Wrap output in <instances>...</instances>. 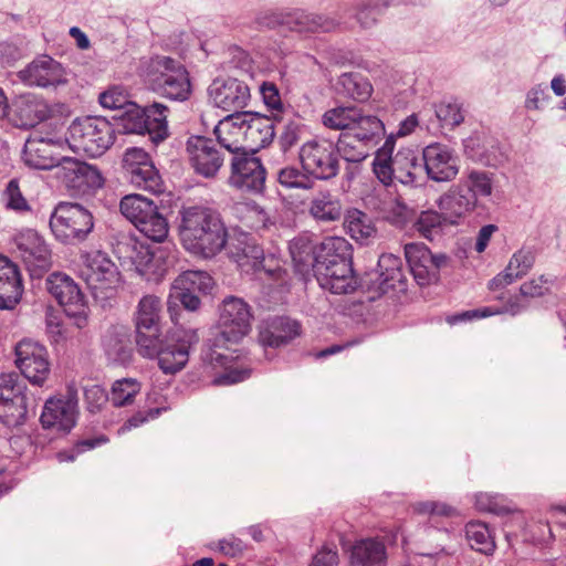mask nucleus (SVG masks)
Returning <instances> with one entry per match:
<instances>
[{
	"instance_id": "680f3d73",
	"label": "nucleus",
	"mask_w": 566,
	"mask_h": 566,
	"mask_svg": "<svg viewBox=\"0 0 566 566\" xmlns=\"http://www.w3.org/2000/svg\"><path fill=\"white\" fill-rule=\"evenodd\" d=\"M556 277L552 275L541 274L530 281L524 282L520 286V295L522 297L536 298L551 293L549 285L555 282Z\"/></svg>"
},
{
	"instance_id": "b1692460",
	"label": "nucleus",
	"mask_w": 566,
	"mask_h": 566,
	"mask_svg": "<svg viewBox=\"0 0 566 566\" xmlns=\"http://www.w3.org/2000/svg\"><path fill=\"white\" fill-rule=\"evenodd\" d=\"M18 249L32 275L40 276L51 266V251L34 230L22 232L17 239Z\"/></svg>"
},
{
	"instance_id": "473e14b6",
	"label": "nucleus",
	"mask_w": 566,
	"mask_h": 566,
	"mask_svg": "<svg viewBox=\"0 0 566 566\" xmlns=\"http://www.w3.org/2000/svg\"><path fill=\"white\" fill-rule=\"evenodd\" d=\"M239 114H231L219 122L214 127L217 136V145L224 148L232 157L242 151H247L245 142L243 139L244 118L239 119Z\"/></svg>"
},
{
	"instance_id": "4d7b16f0",
	"label": "nucleus",
	"mask_w": 566,
	"mask_h": 566,
	"mask_svg": "<svg viewBox=\"0 0 566 566\" xmlns=\"http://www.w3.org/2000/svg\"><path fill=\"white\" fill-rule=\"evenodd\" d=\"M448 223L444 214L434 210L422 211L415 222L416 230L426 239L432 240L439 234L442 226Z\"/></svg>"
},
{
	"instance_id": "a18cd8bd",
	"label": "nucleus",
	"mask_w": 566,
	"mask_h": 566,
	"mask_svg": "<svg viewBox=\"0 0 566 566\" xmlns=\"http://www.w3.org/2000/svg\"><path fill=\"white\" fill-rule=\"evenodd\" d=\"M334 145H336L338 160L343 158L348 163H360L365 160L371 148L349 132L342 134Z\"/></svg>"
},
{
	"instance_id": "393cba45",
	"label": "nucleus",
	"mask_w": 566,
	"mask_h": 566,
	"mask_svg": "<svg viewBox=\"0 0 566 566\" xmlns=\"http://www.w3.org/2000/svg\"><path fill=\"white\" fill-rule=\"evenodd\" d=\"M244 118L243 139L245 149L252 153L269 146L276 134L274 120L259 113L243 112L239 114V119Z\"/></svg>"
},
{
	"instance_id": "9d476101",
	"label": "nucleus",
	"mask_w": 566,
	"mask_h": 566,
	"mask_svg": "<svg viewBox=\"0 0 566 566\" xmlns=\"http://www.w3.org/2000/svg\"><path fill=\"white\" fill-rule=\"evenodd\" d=\"M298 159L312 179L331 180L339 172L338 153L331 139L313 138L305 142L298 149Z\"/></svg>"
},
{
	"instance_id": "49530a36",
	"label": "nucleus",
	"mask_w": 566,
	"mask_h": 566,
	"mask_svg": "<svg viewBox=\"0 0 566 566\" xmlns=\"http://www.w3.org/2000/svg\"><path fill=\"white\" fill-rule=\"evenodd\" d=\"M135 228L146 238L158 243H165L169 235L168 220L158 206Z\"/></svg>"
},
{
	"instance_id": "58836bf2",
	"label": "nucleus",
	"mask_w": 566,
	"mask_h": 566,
	"mask_svg": "<svg viewBox=\"0 0 566 566\" xmlns=\"http://www.w3.org/2000/svg\"><path fill=\"white\" fill-rule=\"evenodd\" d=\"M125 177L133 186L154 195H159L165 191L161 176L153 161L146 163V165L142 167L130 169V171L125 174Z\"/></svg>"
},
{
	"instance_id": "e433bc0d",
	"label": "nucleus",
	"mask_w": 566,
	"mask_h": 566,
	"mask_svg": "<svg viewBox=\"0 0 566 566\" xmlns=\"http://www.w3.org/2000/svg\"><path fill=\"white\" fill-rule=\"evenodd\" d=\"M310 213L315 220L321 222L337 221L343 214L342 202L331 191H319L311 201Z\"/></svg>"
},
{
	"instance_id": "4468645a",
	"label": "nucleus",
	"mask_w": 566,
	"mask_h": 566,
	"mask_svg": "<svg viewBox=\"0 0 566 566\" xmlns=\"http://www.w3.org/2000/svg\"><path fill=\"white\" fill-rule=\"evenodd\" d=\"M148 353L138 348V353L144 358H157L158 366L164 374L174 375L185 368L189 360V343L175 336L160 335L151 340Z\"/></svg>"
},
{
	"instance_id": "a19ab883",
	"label": "nucleus",
	"mask_w": 566,
	"mask_h": 566,
	"mask_svg": "<svg viewBox=\"0 0 566 566\" xmlns=\"http://www.w3.org/2000/svg\"><path fill=\"white\" fill-rule=\"evenodd\" d=\"M336 85L340 94L358 102L367 101L373 93L369 81L358 72L343 73Z\"/></svg>"
},
{
	"instance_id": "f3484780",
	"label": "nucleus",
	"mask_w": 566,
	"mask_h": 566,
	"mask_svg": "<svg viewBox=\"0 0 566 566\" xmlns=\"http://www.w3.org/2000/svg\"><path fill=\"white\" fill-rule=\"evenodd\" d=\"M67 188L77 192L86 193L104 186V177L95 166L76 158L65 156L56 171Z\"/></svg>"
},
{
	"instance_id": "2f4dec72",
	"label": "nucleus",
	"mask_w": 566,
	"mask_h": 566,
	"mask_svg": "<svg viewBox=\"0 0 566 566\" xmlns=\"http://www.w3.org/2000/svg\"><path fill=\"white\" fill-rule=\"evenodd\" d=\"M376 280H370L374 289L379 294H385L391 289L403 291L406 276L402 273V262L394 254H382L378 259Z\"/></svg>"
},
{
	"instance_id": "5fc2aeb1",
	"label": "nucleus",
	"mask_w": 566,
	"mask_h": 566,
	"mask_svg": "<svg viewBox=\"0 0 566 566\" xmlns=\"http://www.w3.org/2000/svg\"><path fill=\"white\" fill-rule=\"evenodd\" d=\"M142 385L135 378L117 379L113 382L109 400L115 407H124L133 403L134 398L140 392Z\"/></svg>"
},
{
	"instance_id": "ea45409f",
	"label": "nucleus",
	"mask_w": 566,
	"mask_h": 566,
	"mask_svg": "<svg viewBox=\"0 0 566 566\" xmlns=\"http://www.w3.org/2000/svg\"><path fill=\"white\" fill-rule=\"evenodd\" d=\"M334 263L352 262L353 261V248L352 244L344 238L340 237H328L325 238L319 244V249L316 252L315 262L327 261Z\"/></svg>"
},
{
	"instance_id": "6e6552de",
	"label": "nucleus",
	"mask_w": 566,
	"mask_h": 566,
	"mask_svg": "<svg viewBox=\"0 0 566 566\" xmlns=\"http://www.w3.org/2000/svg\"><path fill=\"white\" fill-rule=\"evenodd\" d=\"M94 227L92 213L78 203L61 202L50 218V228L54 237L65 244L81 242Z\"/></svg>"
},
{
	"instance_id": "c9c22d12",
	"label": "nucleus",
	"mask_w": 566,
	"mask_h": 566,
	"mask_svg": "<svg viewBox=\"0 0 566 566\" xmlns=\"http://www.w3.org/2000/svg\"><path fill=\"white\" fill-rule=\"evenodd\" d=\"M14 107L23 126L33 127L50 116L46 102L31 93L20 95L14 102Z\"/></svg>"
},
{
	"instance_id": "f257e3e1",
	"label": "nucleus",
	"mask_w": 566,
	"mask_h": 566,
	"mask_svg": "<svg viewBox=\"0 0 566 566\" xmlns=\"http://www.w3.org/2000/svg\"><path fill=\"white\" fill-rule=\"evenodd\" d=\"M251 307L244 300L229 296L223 301L219 318L220 333L213 344L208 345L201 353L203 364L227 369L224 374L213 379V384L231 385L249 378L250 369L229 368V364L233 360L232 355L219 352L218 348L226 343H238L248 335L251 329Z\"/></svg>"
},
{
	"instance_id": "4c0bfd02",
	"label": "nucleus",
	"mask_w": 566,
	"mask_h": 566,
	"mask_svg": "<svg viewBox=\"0 0 566 566\" xmlns=\"http://www.w3.org/2000/svg\"><path fill=\"white\" fill-rule=\"evenodd\" d=\"M350 133L371 148L386 135L382 120L375 115L365 114L361 109L359 111V118H356Z\"/></svg>"
},
{
	"instance_id": "09e8293b",
	"label": "nucleus",
	"mask_w": 566,
	"mask_h": 566,
	"mask_svg": "<svg viewBox=\"0 0 566 566\" xmlns=\"http://www.w3.org/2000/svg\"><path fill=\"white\" fill-rule=\"evenodd\" d=\"M212 287L213 280L205 271H186L179 274L172 283L174 291H190L207 294Z\"/></svg>"
},
{
	"instance_id": "0e129e2a",
	"label": "nucleus",
	"mask_w": 566,
	"mask_h": 566,
	"mask_svg": "<svg viewBox=\"0 0 566 566\" xmlns=\"http://www.w3.org/2000/svg\"><path fill=\"white\" fill-rule=\"evenodd\" d=\"M3 201L7 206V208L24 212L30 210V206L27 201V199L23 197L18 179H11L3 192Z\"/></svg>"
},
{
	"instance_id": "412c9836",
	"label": "nucleus",
	"mask_w": 566,
	"mask_h": 566,
	"mask_svg": "<svg viewBox=\"0 0 566 566\" xmlns=\"http://www.w3.org/2000/svg\"><path fill=\"white\" fill-rule=\"evenodd\" d=\"M18 78L31 87H50L66 83L61 63L49 55H41L18 72Z\"/></svg>"
},
{
	"instance_id": "e2e57ef3",
	"label": "nucleus",
	"mask_w": 566,
	"mask_h": 566,
	"mask_svg": "<svg viewBox=\"0 0 566 566\" xmlns=\"http://www.w3.org/2000/svg\"><path fill=\"white\" fill-rule=\"evenodd\" d=\"M436 116L443 126L450 127L460 125L464 119L461 106L457 102H442L438 104Z\"/></svg>"
},
{
	"instance_id": "864d4df0",
	"label": "nucleus",
	"mask_w": 566,
	"mask_h": 566,
	"mask_svg": "<svg viewBox=\"0 0 566 566\" xmlns=\"http://www.w3.org/2000/svg\"><path fill=\"white\" fill-rule=\"evenodd\" d=\"M276 180L285 189L311 190L314 181L302 167L286 166L277 170Z\"/></svg>"
},
{
	"instance_id": "39448f33",
	"label": "nucleus",
	"mask_w": 566,
	"mask_h": 566,
	"mask_svg": "<svg viewBox=\"0 0 566 566\" xmlns=\"http://www.w3.org/2000/svg\"><path fill=\"white\" fill-rule=\"evenodd\" d=\"M78 276L85 282L92 296L102 306L115 295L120 282V273L109 255L101 250L80 254Z\"/></svg>"
},
{
	"instance_id": "de8ad7c7",
	"label": "nucleus",
	"mask_w": 566,
	"mask_h": 566,
	"mask_svg": "<svg viewBox=\"0 0 566 566\" xmlns=\"http://www.w3.org/2000/svg\"><path fill=\"white\" fill-rule=\"evenodd\" d=\"M359 111L356 106L334 107L323 114L322 123L329 129L352 132L356 118H359Z\"/></svg>"
},
{
	"instance_id": "1a4fd4ad",
	"label": "nucleus",
	"mask_w": 566,
	"mask_h": 566,
	"mask_svg": "<svg viewBox=\"0 0 566 566\" xmlns=\"http://www.w3.org/2000/svg\"><path fill=\"white\" fill-rule=\"evenodd\" d=\"M256 24L261 29L282 28L300 34L334 31L339 21L304 10L274 11L256 18Z\"/></svg>"
},
{
	"instance_id": "72a5a7b5",
	"label": "nucleus",
	"mask_w": 566,
	"mask_h": 566,
	"mask_svg": "<svg viewBox=\"0 0 566 566\" xmlns=\"http://www.w3.org/2000/svg\"><path fill=\"white\" fill-rule=\"evenodd\" d=\"M535 264V253L531 249H520L510 259L506 268L494 276L489 287L492 291L502 289L525 276Z\"/></svg>"
},
{
	"instance_id": "bf43d9fd",
	"label": "nucleus",
	"mask_w": 566,
	"mask_h": 566,
	"mask_svg": "<svg viewBox=\"0 0 566 566\" xmlns=\"http://www.w3.org/2000/svg\"><path fill=\"white\" fill-rule=\"evenodd\" d=\"M27 400L0 402V422L8 428L22 426L27 418Z\"/></svg>"
},
{
	"instance_id": "13d9d810",
	"label": "nucleus",
	"mask_w": 566,
	"mask_h": 566,
	"mask_svg": "<svg viewBox=\"0 0 566 566\" xmlns=\"http://www.w3.org/2000/svg\"><path fill=\"white\" fill-rule=\"evenodd\" d=\"M305 125L298 119H290L282 123L277 136V144L284 154L294 148L303 138Z\"/></svg>"
},
{
	"instance_id": "37998d69",
	"label": "nucleus",
	"mask_w": 566,
	"mask_h": 566,
	"mask_svg": "<svg viewBox=\"0 0 566 566\" xmlns=\"http://www.w3.org/2000/svg\"><path fill=\"white\" fill-rule=\"evenodd\" d=\"M344 227L346 232L357 242H366L376 233L371 219L358 209L348 210L345 214Z\"/></svg>"
},
{
	"instance_id": "7c9ffc66",
	"label": "nucleus",
	"mask_w": 566,
	"mask_h": 566,
	"mask_svg": "<svg viewBox=\"0 0 566 566\" xmlns=\"http://www.w3.org/2000/svg\"><path fill=\"white\" fill-rule=\"evenodd\" d=\"M301 333L300 324L289 317H273L269 319L259 332L261 346L279 348L289 344Z\"/></svg>"
},
{
	"instance_id": "8fccbe9b",
	"label": "nucleus",
	"mask_w": 566,
	"mask_h": 566,
	"mask_svg": "<svg viewBox=\"0 0 566 566\" xmlns=\"http://www.w3.org/2000/svg\"><path fill=\"white\" fill-rule=\"evenodd\" d=\"M460 181L474 195V202L478 203L479 198H488L492 195L494 174L485 170L471 169Z\"/></svg>"
},
{
	"instance_id": "f704fd0d",
	"label": "nucleus",
	"mask_w": 566,
	"mask_h": 566,
	"mask_svg": "<svg viewBox=\"0 0 566 566\" xmlns=\"http://www.w3.org/2000/svg\"><path fill=\"white\" fill-rule=\"evenodd\" d=\"M396 180L405 186L420 185L423 176V165L416 150L401 148L392 157Z\"/></svg>"
},
{
	"instance_id": "cd10ccee",
	"label": "nucleus",
	"mask_w": 566,
	"mask_h": 566,
	"mask_svg": "<svg viewBox=\"0 0 566 566\" xmlns=\"http://www.w3.org/2000/svg\"><path fill=\"white\" fill-rule=\"evenodd\" d=\"M22 294L23 283L18 265L0 254V310H13Z\"/></svg>"
},
{
	"instance_id": "0eeeda50",
	"label": "nucleus",
	"mask_w": 566,
	"mask_h": 566,
	"mask_svg": "<svg viewBox=\"0 0 566 566\" xmlns=\"http://www.w3.org/2000/svg\"><path fill=\"white\" fill-rule=\"evenodd\" d=\"M118 251L132 261L136 271L147 280L163 277L176 261L177 250L172 242L151 249L132 237H125L118 242Z\"/></svg>"
},
{
	"instance_id": "2eb2a0df",
	"label": "nucleus",
	"mask_w": 566,
	"mask_h": 566,
	"mask_svg": "<svg viewBox=\"0 0 566 566\" xmlns=\"http://www.w3.org/2000/svg\"><path fill=\"white\" fill-rule=\"evenodd\" d=\"M266 171L260 158L242 151L231 158L229 182L237 189L260 193L265 186Z\"/></svg>"
},
{
	"instance_id": "c03bdc74",
	"label": "nucleus",
	"mask_w": 566,
	"mask_h": 566,
	"mask_svg": "<svg viewBox=\"0 0 566 566\" xmlns=\"http://www.w3.org/2000/svg\"><path fill=\"white\" fill-rule=\"evenodd\" d=\"M266 261L263 249L253 240L245 241L241 252L238 253V263L241 268L247 266L255 273L264 272L274 275L280 270L279 266L268 269L264 264Z\"/></svg>"
},
{
	"instance_id": "bb28decb",
	"label": "nucleus",
	"mask_w": 566,
	"mask_h": 566,
	"mask_svg": "<svg viewBox=\"0 0 566 566\" xmlns=\"http://www.w3.org/2000/svg\"><path fill=\"white\" fill-rule=\"evenodd\" d=\"M438 207L449 224H458L461 218L476 207V203L474 195L459 181L439 198Z\"/></svg>"
},
{
	"instance_id": "f8f14e48",
	"label": "nucleus",
	"mask_w": 566,
	"mask_h": 566,
	"mask_svg": "<svg viewBox=\"0 0 566 566\" xmlns=\"http://www.w3.org/2000/svg\"><path fill=\"white\" fill-rule=\"evenodd\" d=\"M15 365L33 386L43 387L51 368L46 348L31 339L20 340L14 348Z\"/></svg>"
},
{
	"instance_id": "79ce46f5",
	"label": "nucleus",
	"mask_w": 566,
	"mask_h": 566,
	"mask_svg": "<svg viewBox=\"0 0 566 566\" xmlns=\"http://www.w3.org/2000/svg\"><path fill=\"white\" fill-rule=\"evenodd\" d=\"M156 207L157 205L153 200L137 193L127 195L119 202L120 213L134 227L142 223L143 219L153 212Z\"/></svg>"
},
{
	"instance_id": "052dcab7",
	"label": "nucleus",
	"mask_w": 566,
	"mask_h": 566,
	"mask_svg": "<svg viewBox=\"0 0 566 566\" xmlns=\"http://www.w3.org/2000/svg\"><path fill=\"white\" fill-rule=\"evenodd\" d=\"M413 510L418 514L428 515L431 526L438 530H440L436 525L438 517H453L459 515V512L455 507L436 501L418 502L413 505Z\"/></svg>"
},
{
	"instance_id": "a211bd4d",
	"label": "nucleus",
	"mask_w": 566,
	"mask_h": 566,
	"mask_svg": "<svg viewBox=\"0 0 566 566\" xmlns=\"http://www.w3.org/2000/svg\"><path fill=\"white\" fill-rule=\"evenodd\" d=\"M186 147L190 164L198 175L212 178L218 174L224 158L213 139L193 135L188 138Z\"/></svg>"
},
{
	"instance_id": "6ab92c4d",
	"label": "nucleus",
	"mask_w": 566,
	"mask_h": 566,
	"mask_svg": "<svg viewBox=\"0 0 566 566\" xmlns=\"http://www.w3.org/2000/svg\"><path fill=\"white\" fill-rule=\"evenodd\" d=\"M313 274L319 286L333 294H348L356 290L357 279L354 274L353 262L334 263L329 260L313 263Z\"/></svg>"
},
{
	"instance_id": "69168bd1",
	"label": "nucleus",
	"mask_w": 566,
	"mask_h": 566,
	"mask_svg": "<svg viewBox=\"0 0 566 566\" xmlns=\"http://www.w3.org/2000/svg\"><path fill=\"white\" fill-rule=\"evenodd\" d=\"M384 11L379 3H361L355 12V18L361 28L374 27Z\"/></svg>"
},
{
	"instance_id": "dca6fc26",
	"label": "nucleus",
	"mask_w": 566,
	"mask_h": 566,
	"mask_svg": "<svg viewBox=\"0 0 566 566\" xmlns=\"http://www.w3.org/2000/svg\"><path fill=\"white\" fill-rule=\"evenodd\" d=\"M161 301L158 296L149 294L143 296L135 313L136 346L148 353L153 347V339L161 335Z\"/></svg>"
},
{
	"instance_id": "5701e85b",
	"label": "nucleus",
	"mask_w": 566,
	"mask_h": 566,
	"mask_svg": "<svg viewBox=\"0 0 566 566\" xmlns=\"http://www.w3.org/2000/svg\"><path fill=\"white\" fill-rule=\"evenodd\" d=\"M212 103L223 111L240 113L251 97L250 88L243 81L234 77L216 78L209 86Z\"/></svg>"
},
{
	"instance_id": "423d86ee",
	"label": "nucleus",
	"mask_w": 566,
	"mask_h": 566,
	"mask_svg": "<svg viewBox=\"0 0 566 566\" xmlns=\"http://www.w3.org/2000/svg\"><path fill=\"white\" fill-rule=\"evenodd\" d=\"M66 140L73 150L98 157L114 144L115 127L102 116L76 118L67 129Z\"/></svg>"
},
{
	"instance_id": "f03ea898",
	"label": "nucleus",
	"mask_w": 566,
	"mask_h": 566,
	"mask_svg": "<svg viewBox=\"0 0 566 566\" xmlns=\"http://www.w3.org/2000/svg\"><path fill=\"white\" fill-rule=\"evenodd\" d=\"M176 221L179 241L192 255L212 259L226 248L228 229L217 209L203 205L182 206Z\"/></svg>"
},
{
	"instance_id": "20e7f679",
	"label": "nucleus",
	"mask_w": 566,
	"mask_h": 566,
	"mask_svg": "<svg viewBox=\"0 0 566 566\" xmlns=\"http://www.w3.org/2000/svg\"><path fill=\"white\" fill-rule=\"evenodd\" d=\"M168 113V106L159 102L145 107L132 102L119 115L113 117L115 120L113 125L115 132L118 130L122 134H147L149 139L158 145L169 136Z\"/></svg>"
},
{
	"instance_id": "c756f323",
	"label": "nucleus",
	"mask_w": 566,
	"mask_h": 566,
	"mask_svg": "<svg viewBox=\"0 0 566 566\" xmlns=\"http://www.w3.org/2000/svg\"><path fill=\"white\" fill-rule=\"evenodd\" d=\"M64 157L55 151V145L51 140L45 139H28L22 153L24 164L39 170H59Z\"/></svg>"
},
{
	"instance_id": "a878e982",
	"label": "nucleus",
	"mask_w": 566,
	"mask_h": 566,
	"mask_svg": "<svg viewBox=\"0 0 566 566\" xmlns=\"http://www.w3.org/2000/svg\"><path fill=\"white\" fill-rule=\"evenodd\" d=\"M102 348L109 364H129L133 358V346L128 328L124 325L109 326L102 336Z\"/></svg>"
},
{
	"instance_id": "6e6d98bb",
	"label": "nucleus",
	"mask_w": 566,
	"mask_h": 566,
	"mask_svg": "<svg viewBox=\"0 0 566 566\" xmlns=\"http://www.w3.org/2000/svg\"><path fill=\"white\" fill-rule=\"evenodd\" d=\"M25 389V382L19 374L14 371L0 374V402L27 400L24 396Z\"/></svg>"
},
{
	"instance_id": "774afa93",
	"label": "nucleus",
	"mask_w": 566,
	"mask_h": 566,
	"mask_svg": "<svg viewBox=\"0 0 566 566\" xmlns=\"http://www.w3.org/2000/svg\"><path fill=\"white\" fill-rule=\"evenodd\" d=\"M130 102L127 94L120 87H111L99 95V104L108 109H125Z\"/></svg>"
},
{
	"instance_id": "ddd939ff",
	"label": "nucleus",
	"mask_w": 566,
	"mask_h": 566,
	"mask_svg": "<svg viewBox=\"0 0 566 566\" xmlns=\"http://www.w3.org/2000/svg\"><path fill=\"white\" fill-rule=\"evenodd\" d=\"M45 285L48 292L64 308L65 314L76 319L78 327L85 324L87 307L84 295L71 276L60 272L51 273L45 280Z\"/></svg>"
},
{
	"instance_id": "9b49d317",
	"label": "nucleus",
	"mask_w": 566,
	"mask_h": 566,
	"mask_svg": "<svg viewBox=\"0 0 566 566\" xmlns=\"http://www.w3.org/2000/svg\"><path fill=\"white\" fill-rule=\"evenodd\" d=\"M403 250L410 273L420 286H427L438 282L440 270L449 263V256L447 254H433L422 242L407 243Z\"/></svg>"
},
{
	"instance_id": "3c124183",
	"label": "nucleus",
	"mask_w": 566,
	"mask_h": 566,
	"mask_svg": "<svg viewBox=\"0 0 566 566\" xmlns=\"http://www.w3.org/2000/svg\"><path fill=\"white\" fill-rule=\"evenodd\" d=\"M465 536L470 546L484 555H492L495 542L485 523L479 521L469 522L465 525Z\"/></svg>"
},
{
	"instance_id": "4be33fe9",
	"label": "nucleus",
	"mask_w": 566,
	"mask_h": 566,
	"mask_svg": "<svg viewBox=\"0 0 566 566\" xmlns=\"http://www.w3.org/2000/svg\"><path fill=\"white\" fill-rule=\"evenodd\" d=\"M77 401L73 397H51L40 416L44 429L54 430L56 433H69L76 423Z\"/></svg>"
},
{
	"instance_id": "7ed1b4c3",
	"label": "nucleus",
	"mask_w": 566,
	"mask_h": 566,
	"mask_svg": "<svg viewBox=\"0 0 566 566\" xmlns=\"http://www.w3.org/2000/svg\"><path fill=\"white\" fill-rule=\"evenodd\" d=\"M144 81L153 93L172 102H186L191 96V81L187 67L167 55L149 59L145 65Z\"/></svg>"
},
{
	"instance_id": "c85d7f7f",
	"label": "nucleus",
	"mask_w": 566,
	"mask_h": 566,
	"mask_svg": "<svg viewBox=\"0 0 566 566\" xmlns=\"http://www.w3.org/2000/svg\"><path fill=\"white\" fill-rule=\"evenodd\" d=\"M386 544L378 537L355 541L348 549V566H387Z\"/></svg>"
},
{
	"instance_id": "aec40b11",
	"label": "nucleus",
	"mask_w": 566,
	"mask_h": 566,
	"mask_svg": "<svg viewBox=\"0 0 566 566\" xmlns=\"http://www.w3.org/2000/svg\"><path fill=\"white\" fill-rule=\"evenodd\" d=\"M421 161L427 177L437 182L450 181L459 172L458 158L449 146L441 143L426 146Z\"/></svg>"
},
{
	"instance_id": "603ef678",
	"label": "nucleus",
	"mask_w": 566,
	"mask_h": 566,
	"mask_svg": "<svg viewBox=\"0 0 566 566\" xmlns=\"http://www.w3.org/2000/svg\"><path fill=\"white\" fill-rule=\"evenodd\" d=\"M289 250L294 265L300 273L306 274L313 269L316 252L307 238L300 237L293 239L290 242Z\"/></svg>"
},
{
	"instance_id": "338daca9",
	"label": "nucleus",
	"mask_w": 566,
	"mask_h": 566,
	"mask_svg": "<svg viewBox=\"0 0 566 566\" xmlns=\"http://www.w3.org/2000/svg\"><path fill=\"white\" fill-rule=\"evenodd\" d=\"M474 505L481 512H489L496 515H502L507 512L506 506L502 503L499 495L489 493H476L474 495Z\"/></svg>"
}]
</instances>
